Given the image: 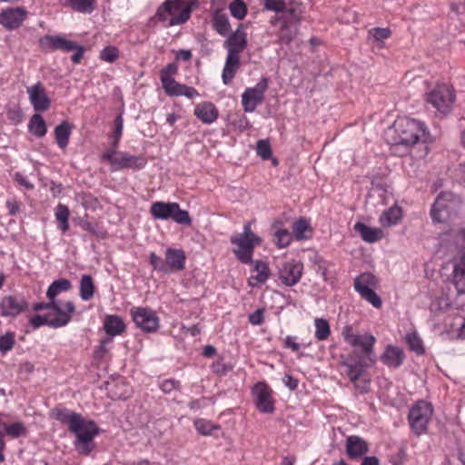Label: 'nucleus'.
<instances>
[{"mask_svg":"<svg viewBox=\"0 0 465 465\" xmlns=\"http://www.w3.org/2000/svg\"><path fill=\"white\" fill-rule=\"evenodd\" d=\"M27 307V302L24 298L6 296L0 302V312L5 317H15L25 312Z\"/></svg>","mask_w":465,"mask_h":465,"instance_id":"a211bd4d","label":"nucleus"},{"mask_svg":"<svg viewBox=\"0 0 465 465\" xmlns=\"http://www.w3.org/2000/svg\"><path fill=\"white\" fill-rule=\"evenodd\" d=\"M342 365L345 367L344 372L350 381H355L368 373L363 362L353 356H348L342 362Z\"/></svg>","mask_w":465,"mask_h":465,"instance_id":"a878e982","label":"nucleus"},{"mask_svg":"<svg viewBox=\"0 0 465 465\" xmlns=\"http://www.w3.org/2000/svg\"><path fill=\"white\" fill-rule=\"evenodd\" d=\"M130 314L136 327L143 331L154 332L158 330L159 318L151 308L133 307Z\"/></svg>","mask_w":465,"mask_h":465,"instance_id":"9d476101","label":"nucleus"},{"mask_svg":"<svg viewBox=\"0 0 465 465\" xmlns=\"http://www.w3.org/2000/svg\"><path fill=\"white\" fill-rule=\"evenodd\" d=\"M298 34V27L295 25L289 24L286 19L282 22L281 28L279 30V38L282 43L289 44Z\"/></svg>","mask_w":465,"mask_h":465,"instance_id":"a19ab883","label":"nucleus"},{"mask_svg":"<svg viewBox=\"0 0 465 465\" xmlns=\"http://www.w3.org/2000/svg\"><path fill=\"white\" fill-rule=\"evenodd\" d=\"M256 150L257 154L264 160H267L272 156L271 144L267 140L258 141Z\"/></svg>","mask_w":465,"mask_h":465,"instance_id":"bf43d9fd","label":"nucleus"},{"mask_svg":"<svg viewBox=\"0 0 465 465\" xmlns=\"http://www.w3.org/2000/svg\"><path fill=\"white\" fill-rule=\"evenodd\" d=\"M454 89L448 84L437 85L429 94L427 101L438 113L447 114L454 102Z\"/></svg>","mask_w":465,"mask_h":465,"instance_id":"6e6552de","label":"nucleus"},{"mask_svg":"<svg viewBox=\"0 0 465 465\" xmlns=\"http://www.w3.org/2000/svg\"><path fill=\"white\" fill-rule=\"evenodd\" d=\"M302 271L303 264L300 261H285L278 265L279 279L286 286L297 284L302 275Z\"/></svg>","mask_w":465,"mask_h":465,"instance_id":"f8f14e48","label":"nucleus"},{"mask_svg":"<svg viewBox=\"0 0 465 465\" xmlns=\"http://www.w3.org/2000/svg\"><path fill=\"white\" fill-rule=\"evenodd\" d=\"M253 401L256 408L262 413L274 411V401L272 397V390L264 382H258L252 388Z\"/></svg>","mask_w":465,"mask_h":465,"instance_id":"ddd939ff","label":"nucleus"},{"mask_svg":"<svg viewBox=\"0 0 465 465\" xmlns=\"http://www.w3.org/2000/svg\"><path fill=\"white\" fill-rule=\"evenodd\" d=\"M160 388L163 393L169 394L180 389V381L173 379L164 380L162 381Z\"/></svg>","mask_w":465,"mask_h":465,"instance_id":"0e129e2a","label":"nucleus"},{"mask_svg":"<svg viewBox=\"0 0 465 465\" xmlns=\"http://www.w3.org/2000/svg\"><path fill=\"white\" fill-rule=\"evenodd\" d=\"M240 67V56L227 54L223 69L222 79L224 84H229Z\"/></svg>","mask_w":465,"mask_h":465,"instance_id":"cd10ccee","label":"nucleus"},{"mask_svg":"<svg viewBox=\"0 0 465 465\" xmlns=\"http://www.w3.org/2000/svg\"><path fill=\"white\" fill-rule=\"evenodd\" d=\"M401 208L394 205L382 213L380 217V223L383 227H391L397 224L401 221Z\"/></svg>","mask_w":465,"mask_h":465,"instance_id":"72a5a7b5","label":"nucleus"},{"mask_svg":"<svg viewBox=\"0 0 465 465\" xmlns=\"http://www.w3.org/2000/svg\"><path fill=\"white\" fill-rule=\"evenodd\" d=\"M147 163L145 157L142 155H132L124 152H118L117 161L115 166L113 167L112 171H117L122 169H143Z\"/></svg>","mask_w":465,"mask_h":465,"instance_id":"412c9836","label":"nucleus"},{"mask_svg":"<svg viewBox=\"0 0 465 465\" xmlns=\"http://www.w3.org/2000/svg\"><path fill=\"white\" fill-rule=\"evenodd\" d=\"M54 418L61 423L67 424L70 432H76L84 420L80 413L68 409H57L54 411Z\"/></svg>","mask_w":465,"mask_h":465,"instance_id":"4be33fe9","label":"nucleus"},{"mask_svg":"<svg viewBox=\"0 0 465 465\" xmlns=\"http://www.w3.org/2000/svg\"><path fill=\"white\" fill-rule=\"evenodd\" d=\"M452 282L459 295L465 294V253L453 261Z\"/></svg>","mask_w":465,"mask_h":465,"instance_id":"b1692460","label":"nucleus"},{"mask_svg":"<svg viewBox=\"0 0 465 465\" xmlns=\"http://www.w3.org/2000/svg\"><path fill=\"white\" fill-rule=\"evenodd\" d=\"M55 219L59 223V228L63 232H65L69 229V215L70 212L66 205L59 203L54 212Z\"/></svg>","mask_w":465,"mask_h":465,"instance_id":"37998d69","label":"nucleus"},{"mask_svg":"<svg viewBox=\"0 0 465 465\" xmlns=\"http://www.w3.org/2000/svg\"><path fill=\"white\" fill-rule=\"evenodd\" d=\"M214 30L221 35L225 36L231 31L228 16L221 12H215L213 17Z\"/></svg>","mask_w":465,"mask_h":465,"instance_id":"58836bf2","label":"nucleus"},{"mask_svg":"<svg viewBox=\"0 0 465 465\" xmlns=\"http://www.w3.org/2000/svg\"><path fill=\"white\" fill-rule=\"evenodd\" d=\"M253 270L257 272V274L249 279V285L252 287L262 285L269 279L270 269L265 262L261 260L256 261Z\"/></svg>","mask_w":465,"mask_h":465,"instance_id":"2f4dec72","label":"nucleus"},{"mask_svg":"<svg viewBox=\"0 0 465 465\" xmlns=\"http://www.w3.org/2000/svg\"><path fill=\"white\" fill-rule=\"evenodd\" d=\"M194 115L203 124H211L218 118L219 112L211 102H203L194 108Z\"/></svg>","mask_w":465,"mask_h":465,"instance_id":"393cba45","label":"nucleus"},{"mask_svg":"<svg viewBox=\"0 0 465 465\" xmlns=\"http://www.w3.org/2000/svg\"><path fill=\"white\" fill-rule=\"evenodd\" d=\"M461 205V199L452 192H442L436 198L430 216L433 222L445 223L455 215Z\"/></svg>","mask_w":465,"mask_h":465,"instance_id":"7ed1b4c3","label":"nucleus"},{"mask_svg":"<svg viewBox=\"0 0 465 465\" xmlns=\"http://www.w3.org/2000/svg\"><path fill=\"white\" fill-rule=\"evenodd\" d=\"M232 244L235 245L233 253L236 258L243 264H249L252 262V254L256 242L244 237H231Z\"/></svg>","mask_w":465,"mask_h":465,"instance_id":"2eb2a0df","label":"nucleus"},{"mask_svg":"<svg viewBox=\"0 0 465 465\" xmlns=\"http://www.w3.org/2000/svg\"><path fill=\"white\" fill-rule=\"evenodd\" d=\"M351 382L359 394H366L371 391V377L369 373Z\"/></svg>","mask_w":465,"mask_h":465,"instance_id":"8fccbe9b","label":"nucleus"},{"mask_svg":"<svg viewBox=\"0 0 465 465\" xmlns=\"http://www.w3.org/2000/svg\"><path fill=\"white\" fill-rule=\"evenodd\" d=\"M124 128V119L121 114L117 115L115 118V130L113 136V146L117 147L119 141L121 139Z\"/></svg>","mask_w":465,"mask_h":465,"instance_id":"e2e57ef3","label":"nucleus"},{"mask_svg":"<svg viewBox=\"0 0 465 465\" xmlns=\"http://www.w3.org/2000/svg\"><path fill=\"white\" fill-rule=\"evenodd\" d=\"M29 322L34 329H38L44 325L50 326L51 319H49L47 315L37 314L31 317Z\"/></svg>","mask_w":465,"mask_h":465,"instance_id":"69168bd1","label":"nucleus"},{"mask_svg":"<svg viewBox=\"0 0 465 465\" xmlns=\"http://www.w3.org/2000/svg\"><path fill=\"white\" fill-rule=\"evenodd\" d=\"M53 311H54L57 316L54 319H51L50 327L52 328H60L67 325L71 321V315L65 312L57 303L54 302V307H52Z\"/></svg>","mask_w":465,"mask_h":465,"instance_id":"c03bdc74","label":"nucleus"},{"mask_svg":"<svg viewBox=\"0 0 465 465\" xmlns=\"http://www.w3.org/2000/svg\"><path fill=\"white\" fill-rule=\"evenodd\" d=\"M71 132L72 125L67 121L62 122L54 128V137L59 148L64 149L68 145Z\"/></svg>","mask_w":465,"mask_h":465,"instance_id":"473e14b6","label":"nucleus"},{"mask_svg":"<svg viewBox=\"0 0 465 465\" xmlns=\"http://www.w3.org/2000/svg\"><path fill=\"white\" fill-rule=\"evenodd\" d=\"M61 3L83 14H91L95 8V0H61Z\"/></svg>","mask_w":465,"mask_h":465,"instance_id":"c9c22d12","label":"nucleus"},{"mask_svg":"<svg viewBox=\"0 0 465 465\" xmlns=\"http://www.w3.org/2000/svg\"><path fill=\"white\" fill-rule=\"evenodd\" d=\"M223 46L227 49V54L234 55H239L246 48L247 34L242 24L224 41Z\"/></svg>","mask_w":465,"mask_h":465,"instance_id":"f3484780","label":"nucleus"},{"mask_svg":"<svg viewBox=\"0 0 465 465\" xmlns=\"http://www.w3.org/2000/svg\"><path fill=\"white\" fill-rule=\"evenodd\" d=\"M292 234L297 241L310 239L312 235V228L308 219L300 217L292 225Z\"/></svg>","mask_w":465,"mask_h":465,"instance_id":"bb28decb","label":"nucleus"},{"mask_svg":"<svg viewBox=\"0 0 465 465\" xmlns=\"http://www.w3.org/2000/svg\"><path fill=\"white\" fill-rule=\"evenodd\" d=\"M197 5V0H166L157 8L154 17L165 26L183 25Z\"/></svg>","mask_w":465,"mask_h":465,"instance_id":"f257e3e1","label":"nucleus"},{"mask_svg":"<svg viewBox=\"0 0 465 465\" xmlns=\"http://www.w3.org/2000/svg\"><path fill=\"white\" fill-rule=\"evenodd\" d=\"M73 433L75 435V450L82 455H89L95 447L94 439L99 434L96 423L91 420H84L77 431Z\"/></svg>","mask_w":465,"mask_h":465,"instance_id":"423d86ee","label":"nucleus"},{"mask_svg":"<svg viewBox=\"0 0 465 465\" xmlns=\"http://www.w3.org/2000/svg\"><path fill=\"white\" fill-rule=\"evenodd\" d=\"M195 430L203 436L213 435L214 430H220V426L214 425L210 420L197 419L194 420Z\"/></svg>","mask_w":465,"mask_h":465,"instance_id":"de8ad7c7","label":"nucleus"},{"mask_svg":"<svg viewBox=\"0 0 465 465\" xmlns=\"http://www.w3.org/2000/svg\"><path fill=\"white\" fill-rule=\"evenodd\" d=\"M162 87L168 96H185L189 99L199 96L198 91L192 86L180 84L175 79H167Z\"/></svg>","mask_w":465,"mask_h":465,"instance_id":"6ab92c4d","label":"nucleus"},{"mask_svg":"<svg viewBox=\"0 0 465 465\" xmlns=\"http://www.w3.org/2000/svg\"><path fill=\"white\" fill-rule=\"evenodd\" d=\"M29 132L36 137H43L46 134L47 127L43 116L39 114H34L28 124Z\"/></svg>","mask_w":465,"mask_h":465,"instance_id":"4c0bfd02","label":"nucleus"},{"mask_svg":"<svg viewBox=\"0 0 465 465\" xmlns=\"http://www.w3.org/2000/svg\"><path fill=\"white\" fill-rule=\"evenodd\" d=\"M377 285V279L371 273L364 272L354 280V289L359 292H362L363 289H373Z\"/></svg>","mask_w":465,"mask_h":465,"instance_id":"79ce46f5","label":"nucleus"},{"mask_svg":"<svg viewBox=\"0 0 465 465\" xmlns=\"http://www.w3.org/2000/svg\"><path fill=\"white\" fill-rule=\"evenodd\" d=\"M72 288V283L69 280L60 278L54 281L46 291V297L49 300L54 301V298L62 292H67Z\"/></svg>","mask_w":465,"mask_h":465,"instance_id":"e433bc0d","label":"nucleus"},{"mask_svg":"<svg viewBox=\"0 0 465 465\" xmlns=\"http://www.w3.org/2000/svg\"><path fill=\"white\" fill-rule=\"evenodd\" d=\"M26 92L29 96L30 104L35 111L45 112L51 105L50 98L47 96L43 84L38 82L34 85L28 86Z\"/></svg>","mask_w":465,"mask_h":465,"instance_id":"dca6fc26","label":"nucleus"},{"mask_svg":"<svg viewBox=\"0 0 465 465\" xmlns=\"http://www.w3.org/2000/svg\"><path fill=\"white\" fill-rule=\"evenodd\" d=\"M15 334L11 331L0 336V352L5 354L11 351L15 345Z\"/></svg>","mask_w":465,"mask_h":465,"instance_id":"4d7b16f0","label":"nucleus"},{"mask_svg":"<svg viewBox=\"0 0 465 465\" xmlns=\"http://www.w3.org/2000/svg\"><path fill=\"white\" fill-rule=\"evenodd\" d=\"M354 230L360 233L362 240L366 242L372 243L382 237V231L381 229L369 227L361 222L354 224Z\"/></svg>","mask_w":465,"mask_h":465,"instance_id":"7c9ffc66","label":"nucleus"},{"mask_svg":"<svg viewBox=\"0 0 465 465\" xmlns=\"http://www.w3.org/2000/svg\"><path fill=\"white\" fill-rule=\"evenodd\" d=\"M166 265L176 271L185 267V253L183 250L168 248L165 252Z\"/></svg>","mask_w":465,"mask_h":465,"instance_id":"c756f323","label":"nucleus"},{"mask_svg":"<svg viewBox=\"0 0 465 465\" xmlns=\"http://www.w3.org/2000/svg\"><path fill=\"white\" fill-rule=\"evenodd\" d=\"M100 57L105 62L114 63L119 57V51L116 47L109 45L101 51Z\"/></svg>","mask_w":465,"mask_h":465,"instance_id":"13d9d810","label":"nucleus"},{"mask_svg":"<svg viewBox=\"0 0 465 465\" xmlns=\"http://www.w3.org/2000/svg\"><path fill=\"white\" fill-rule=\"evenodd\" d=\"M249 322L252 325H261L264 322V309H257L249 315Z\"/></svg>","mask_w":465,"mask_h":465,"instance_id":"338daca9","label":"nucleus"},{"mask_svg":"<svg viewBox=\"0 0 465 465\" xmlns=\"http://www.w3.org/2000/svg\"><path fill=\"white\" fill-rule=\"evenodd\" d=\"M79 295L83 301H89L94 292V283L91 275L84 274L80 280Z\"/></svg>","mask_w":465,"mask_h":465,"instance_id":"ea45409f","label":"nucleus"},{"mask_svg":"<svg viewBox=\"0 0 465 465\" xmlns=\"http://www.w3.org/2000/svg\"><path fill=\"white\" fill-rule=\"evenodd\" d=\"M287 3L284 0H263V8L276 14H283Z\"/></svg>","mask_w":465,"mask_h":465,"instance_id":"864d4df0","label":"nucleus"},{"mask_svg":"<svg viewBox=\"0 0 465 465\" xmlns=\"http://www.w3.org/2000/svg\"><path fill=\"white\" fill-rule=\"evenodd\" d=\"M150 263L153 267L154 270L163 272H169V268L166 265V262H164L160 256L155 254L154 252L150 253Z\"/></svg>","mask_w":465,"mask_h":465,"instance_id":"052dcab7","label":"nucleus"},{"mask_svg":"<svg viewBox=\"0 0 465 465\" xmlns=\"http://www.w3.org/2000/svg\"><path fill=\"white\" fill-rule=\"evenodd\" d=\"M397 136L395 145H403L407 148L416 144L422 135H425V125L415 119L401 118L394 124Z\"/></svg>","mask_w":465,"mask_h":465,"instance_id":"f03ea898","label":"nucleus"},{"mask_svg":"<svg viewBox=\"0 0 465 465\" xmlns=\"http://www.w3.org/2000/svg\"><path fill=\"white\" fill-rule=\"evenodd\" d=\"M234 237H244V239H249V240H252V241H255L256 243H260L261 242V238L258 237L257 235H255L253 233V232L252 231L250 223H247L244 225L243 232L242 233L235 235Z\"/></svg>","mask_w":465,"mask_h":465,"instance_id":"774afa93","label":"nucleus"},{"mask_svg":"<svg viewBox=\"0 0 465 465\" xmlns=\"http://www.w3.org/2000/svg\"><path fill=\"white\" fill-rule=\"evenodd\" d=\"M275 243L279 248L287 247L292 242V234L287 229H279L274 233Z\"/></svg>","mask_w":465,"mask_h":465,"instance_id":"6e6d98bb","label":"nucleus"},{"mask_svg":"<svg viewBox=\"0 0 465 465\" xmlns=\"http://www.w3.org/2000/svg\"><path fill=\"white\" fill-rule=\"evenodd\" d=\"M125 323L123 319L114 314L107 315L104 322V329L109 336H117L125 331Z\"/></svg>","mask_w":465,"mask_h":465,"instance_id":"c85d7f7f","label":"nucleus"},{"mask_svg":"<svg viewBox=\"0 0 465 465\" xmlns=\"http://www.w3.org/2000/svg\"><path fill=\"white\" fill-rule=\"evenodd\" d=\"M391 35V32L388 27H374L368 32L369 37L376 42H382L389 38Z\"/></svg>","mask_w":465,"mask_h":465,"instance_id":"5fc2aeb1","label":"nucleus"},{"mask_svg":"<svg viewBox=\"0 0 465 465\" xmlns=\"http://www.w3.org/2000/svg\"><path fill=\"white\" fill-rule=\"evenodd\" d=\"M405 341L411 351H414L418 355H422L424 353L425 350L422 341L416 331L407 333L405 336Z\"/></svg>","mask_w":465,"mask_h":465,"instance_id":"49530a36","label":"nucleus"},{"mask_svg":"<svg viewBox=\"0 0 465 465\" xmlns=\"http://www.w3.org/2000/svg\"><path fill=\"white\" fill-rule=\"evenodd\" d=\"M315 338L318 341H325L331 334V327L327 320L323 318H316L314 320Z\"/></svg>","mask_w":465,"mask_h":465,"instance_id":"a18cd8bd","label":"nucleus"},{"mask_svg":"<svg viewBox=\"0 0 465 465\" xmlns=\"http://www.w3.org/2000/svg\"><path fill=\"white\" fill-rule=\"evenodd\" d=\"M267 88L268 79L265 77H262L254 87L247 88L242 94L243 110L247 113L253 112L257 105L262 102Z\"/></svg>","mask_w":465,"mask_h":465,"instance_id":"9b49d317","label":"nucleus"},{"mask_svg":"<svg viewBox=\"0 0 465 465\" xmlns=\"http://www.w3.org/2000/svg\"><path fill=\"white\" fill-rule=\"evenodd\" d=\"M341 334L347 343L353 348L360 349L366 357L372 353L376 342V338L372 334L369 332L363 334L354 333L352 327L350 325L343 328Z\"/></svg>","mask_w":465,"mask_h":465,"instance_id":"1a4fd4ad","label":"nucleus"},{"mask_svg":"<svg viewBox=\"0 0 465 465\" xmlns=\"http://www.w3.org/2000/svg\"><path fill=\"white\" fill-rule=\"evenodd\" d=\"M178 66L174 63L168 64L160 71L161 83L163 84L167 79H174L173 76L177 73Z\"/></svg>","mask_w":465,"mask_h":465,"instance_id":"680f3d73","label":"nucleus"},{"mask_svg":"<svg viewBox=\"0 0 465 465\" xmlns=\"http://www.w3.org/2000/svg\"><path fill=\"white\" fill-rule=\"evenodd\" d=\"M362 292L359 293L362 299L370 302L374 308L380 309L382 306L381 297L374 292L373 289H362Z\"/></svg>","mask_w":465,"mask_h":465,"instance_id":"3c124183","label":"nucleus"},{"mask_svg":"<svg viewBox=\"0 0 465 465\" xmlns=\"http://www.w3.org/2000/svg\"><path fill=\"white\" fill-rule=\"evenodd\" d=\"M5 431L6 435L15 439L25 435L26 433V428L22 422L16 421L8 425H5Z\"/></svg>","mask_w":465,"mask_h":465,"instance_id":"603ef678","label":"nucleus"},{"mask_svg":"<svg viewBox=\"0 0 465 465\" xmlns=\"http://www.w3.org/2000/svg\"><path fill=\"white\" fill-rule=\"evenodd\" d=\"M405 360V353L399 346L389 344L381 355V362L388 368L398 369Z\"/></svg>","mask_w":465,"mask_h":465,"instance_id":"aec40b11","label":"nucleus"},{"mask_svg":"<svg viewBox=\"0 0 465 465\" xmlns=\"http://www.w3.org/2000/svg\"><path fill=\"white\" fill-rule=\"evenodd\" d=\"M229 10L231 15L239 20L243 19L247 14V6L242 0H233L229 5Z\"/></svg>","mask_w":465,"mask_h":465,"instance_id":"09e8293b","label":"nucleus"},{"mask_svg":"<svg viewBox=\"0 0 465 465\" xmlns=\"http://www.w3.org/2000/svg\"><path fill=\"white\" fill-rule=\"evenodd\" d=\"M150 213L154 219H172L178 224L191 225L192 219L187 211L182 210L177 203L154 202L150 208Z\"/></svg>","mask_w":465,"mask_h":465,"instance_id":"20e7f679","label":"nucleus"},{"mask_svg":"<svg viewBox=\"0 0 465 465\" xmlns=\"http://www.w3.org/2000/svg\"><path fill=\"white\" fill-rule=\"evenodd\" d=\"M39 46L45 52H54L56 50L70 52L75 50L76 52L71 57L72 62L75 64L81 62L84 54V48L83 46L60 35H46L43 36L39 40Z\"/></svg>","mask_w":465,"mask_h":465,"instance_id":"39448f33","label":"nucleus"},{"mask_svg":"<svg viewBox=\"0 0 465 465\" xmlns=\"http://www.w3.org/2000/svg\"><path fill=\"white\" fill-rule=\"evenodd\" d=\"M368 451V443L360 436L351 435L346 439V453L350 459H359Z\"/></svg>","mask_w":465,"mask_h":465,"instance_id":"5701e85b","label":"nucleus"},{"mask_svg":"<svg viewBox=\"0 0 465 465\" xmlns=\"http://www.w3.org/2000/svg\"><path fill=\"white\" fill-rule=\"evenodd\" d=\"M28 12L25 7H8L0 12V25L6 30L19 28L26 19Z\"/></svg>","mask_w":465,"mask_h":465,"instance_id":"4468645a","label":"nucleus"},{"mask_svg":"<svg viewBox=\"0 0 465 465\" xmlns=\"http://www.w3.org/2000/svg\"><path fill=\"white\" fill-rule=\"evenodd\" d=\"M289 21V24H292L297 25L301 19V9L300 5L293 2L289 1L286 5V9L284 13L282 14L280 17H277L275 20H279L282 22L283 20Z\"/></svg>","mask_w":465,"mask_h":465,"instance_id":"f704fd0d","label":"nucleus"},{"mask_svg":"<svg viewBox=\"0 0 465 465\" xmlns=\"http://www.w3.org/2000/svg\"><path fill=\"white\" fill-rule=\"evenodd\" d=\"M432 413V405L425 401H419L411 408L408 420L416 435H421L427 431Z\"/></svg>","mask_w":465,"mask_h":465,"instance_id":"0eeeda50","label":"nucleus"}]
</instances>
